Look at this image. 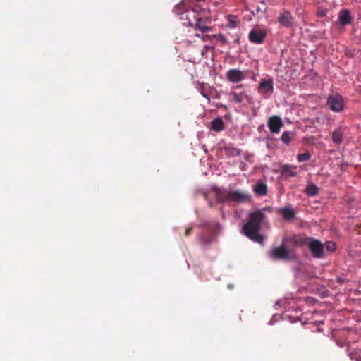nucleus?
<instances>
[{
	"mask_svg": "<svg viewBox=\"0 0 361 361\" xmlns=\"http://www.w3.org/2000/svg\"><path fill=\"white\" fill-rule=\"evenodd\" d=\"M257 92L264 98H269L274 92V80L272 78L261 79Z\"/></svg>",
	"mask_w": 361,
	"mask_h": 361,
	"instance_id": "4",
	"label": "nucleus"
},
{
	"mask_svg": "<svg viewBox=\"0 0 361 361\" xmlns=\"http://www.w3.org/2000/svg\"><path fill=\"white\" fill-rule=\"evenodd\" d=\"M345 131V128L343 127H338L332 132V142L336 145H341L343 141V136Z\"/></svg>",
	"mask_w": 361,
	"mask_h": 361,
	"instance_id": "14",
	"label": "nucleus"
},
{
	"mask_svg": "<svg viewBox=\"0 0 361 361\" xmlns=\"http://www.w3.org/2000/svg\"><path fill=\"white\" fill-rule=\"evenodd\" d=\"M328 13V11L327 9L326 8H319L317 11V16H319V17H324L326 16Z\"/></svg>",
	"mask_w": 361,
	"mask_h": 361,
	"instance_id": "31",
	"label": "nucleus"
},
{
	"mask_svg": "<svg viewBox=\"0 0 361 361\" xmlns=\"http://www.w3.org/2000/svg\"><path fill=\"white\" fill-rule=\"evenodd\" d=\"M192 231V228L191 226H189L188 228H186L185 231V236H189L190 234L191 233Z\"/></svg>",
	"mask_w": 361,
	"mask_h": 361,
	"instance_id": "33",
	"label": "nucleus"
},
{
	"mask_svg": "<svg viewBox=\"0 0 361 361\" xmlns=\"http://www.w3.org/2000/svg\"><path fill=\"white\" fill-rule=\"evenodd\" d=\"M267 37V31L263 29H253L249 33V40L254 44H260Z\"/></svg>",
	"mask_w": 361,
	"mask_h": 361,
	"instance_id": "10",
	"label": "nucleus"
},
{
	"mask_svg": "<svg viewBox=\"0 0 361 361\" xmlns=\"http://www.w3.org/2000/svg\"><path fill=\"white\" fill-rule=\"evenodd\" d=\"M237 26L236 17L233 16H228V27L230 28H235Z\"/></svg>",
	"mask_w": 361,
	"mask_h": 361,
	"instance_id": "28",
	"label": "nucleus"
},
{
	"mask_svg": "<svg viewBox=\"0 0 361 361\" xmlns=\"http://www.w3.org/2000/svg\"><path fill=\"white\" fill-rule=\"evenodd\" d=\"M249 71H240L239 69H230L226 73V78L231 82L237 83L243 80L246 78V74Z\"/></svg>",
	"mask_w": 361,
	"mask_h": 361,
	"instance_id": "9",
	"label": "nucleus"
},
{
	"mask_svg": "<svg viewBox=\"0 0 361 361\" xmlns=\"http://www.w3.org/2000/svg\"><path fill=\"white\" fill-rule=\"evenodd\" d=\"M349 357L352 360L361 361V355L357 352L349 353Z\"/></svg>",
	"mask_w": 361,
	"mask_h": 361,
	"instance_id": "29",
	"label": "nucleus"
},
{
	"mask_svg": "<svg viewBox=\"0 0 361 361\" xmlns=\"http://www.w3.org/2000/svg\"><path fill=\"white\" fill-rule=\"evenodd\" d=\"M305 193L310 197H314L319 193V188L314 183H310L307 185Z\"/></svg>",
	"mask_w": 361,
	"mask_h": 361,
	"instance_id": "23",
	"label": "nucleus"
},
{
	"mask_svg": "<svg viewBox=\"0 0 361 361\" xmlns=\"http://www.w3.org/2000/svg\"><path fill=\"white\" fill-rule=\"evenodd\" d=\"M253 191L257 195L264 196L267 194V185L262 182H257L253 188Z\"/></svg>",
	"mask_w": 361,
	"mask_h": 361,
	"instance_id": "18",
	"label": "nucleus"
},
{
	"mask_svg": "<svg viewBox=\"0 0 361 361\" xmlns=\"http://www.w3.org/2000/svg\"><path fill=\"white\" fill-rule=\"evenodd\" d=\"M352 17L349 10H341L339 14V23L342 25H346L351 23Z\"/></svg>",
	"mask_w": 361,
	"mask_h": 361,
	"instance_id": "16",
	"label": "nucleus"
},
{
	"mask_svg": "<svg viewBox=\"0 0 361 361\" xmlns=\"http://www.w3.org/2000/svg\"><path fill=\"white\" fill-rule=\"evenodd\" d=\"M307 246L312 255L315 258H322L324 255V245L322 243L313 238H307Z\"/></svg>",
	"mask_w": 361,
	"mask_h": 361,
	"instance_id": "5",
	"label": "nucleus"
},
{
	"mask_svg": "<svg viewBox=\"0 0 361 361\" xmlns=\"http://www.w3.org/2000/svg\"><path fill=\"white\" fill-rule=\"evenodd\" d=\"M325 247L328 251L334 252L336 248V243L333 242H327L326 243Z\"/></svg>",
	"mask_w": 361,
	"mask_h": 361,
	"instance_id": "30",
	"label": "nucleus"
},
{
	"mask_svg": "<svg viewBox=\"0 0 361 361\" xmlns=\"http://www.w3.org/2000/svg\"><path fill=\"white\" fill-rule=\"evenodd\" d=\"M195 19L196 23L195 25H192V26L194 27L195 30H199L202 33L211 31L212 28L209 25L211 23V18L209 15L197 16Z\"/></svg>",
	"mask_w": 361,
	"mask_h": 361,
	"instance_id": "7",
	"label": "nucleus"
},
{
	"mask_svg": "<svg viewBox=\"0 0 361 361\" xmlns=\"http://www.w3.org/2000/svg\"><path fill=\"white\" fill-rule=\"evenodd\" d=\"M215 239L214 235L211 234L209 236L200 235L199 237L200 243L203 245H210Z\"/></svg>",
	"mask_w": 361,
	"mask_h": 361,
	"instance_id": "24",
	"label": "nucleus"
},
{
	"mask_svg": "<svg viewBox=\"0 0 361 361\" xmlns=\"http://www.w3.org/2000/svg\"><path fill=\"white\" fill-rule=\"evenodd\" d=\"M218 37H219V39H221V40H224V35H222L219 34V35H218Z\"/></svg>",
	"mask_w": 361,
	"mask_h": 361,
	"instance_id": "34",
	"label": "nucleus"
},
{
	"mask_svg": "<svg viewBox=\"0 0 361 361\" xmlns=\"http://www.w3.org/2000/svg\"><path fill=\"white\" fill-rule=\"evenodd\" d=\"M267 126L271 133H278L283 126V123L279 116H272L269 118Z\"/></svg>",
	"mask_w": 361,
	"mask_h": 361,
	"instance_id": "11",
	"label": "nucleus"
},
{
	"mask_svg": "<svg viewBox=\"0 0 361 361\" xmlns=\"http://www.w3.org/2000/svg\"><path fill=\"white\" fill-rule=\"evenodd\" d=\"M310 157V154L308 152L298 154L297 156V160L298 161V162H302L309 160Z\"/></svg>",
	"mask_w": 361,
	"mask_h": 361,
	"instance_id": "27",
	"label": "nucleus"
},
{
	"mask_svg": "<svg viewBox=\"0 0 361 361\" xmlns=\"http://www.w3.org/2000/svg\"><path fill=\"white\" fill-rule=\"evenodd\" d=\"M197 37H200V35L199 34L195 35Z\"/></svg>",
	"mask_w": 361,
	"mask_h": 361,
	"instance_id": "35",
	"label": "nucleus"
},
{
	"mask_svg": "<svg viewBox=\"0 0 361 361\" xmlns=\"http://www.w3.org/2000/svg\"><path fill=\"white\" fill-rule=\"evenodd\" d=\"M191 13L193 14L195 18H196L197 16H203L209 15V10H207L206 8H203L199 5L195 6L193 7Z\"/></svg>",
	"mask_w": 361,
	"mask_h": 361,
	"instance_id": "20",
	"label": "nucleus"
},
{
	"mask_svg": "<svg viewBox=\"0 0 361 361\" xmlns=\"http://www.w3.org/2000/svg\"><path fill=\"white\" fill-rule=\"evenodd\" d=\"M228 96L231 97V100L238 104L241 103L244 99L247 97V95L244 92L238 94L235 92H231L228 93Z\"/></svg>",
	"mask_w": 361,
	"mask_h": 361,
	"instance_id": "22",
	"label": "nucleus"
},
{
	"mask_svg": "<svg viewBox=\"0 0 361 361\" xmlns=\"http://www.w3.org/2000/svg\"><path fill=\"white\" fill-rule=\"evenodd\" d=\"M209 86L207 85L202 84L199 88V92L202 94V97L206 98L208 102L210 101L209 97L208 96V91L209 90Z\"/></svg>",
	"mask_w": 361,
	"mask_h": 361,
	"instance_id": "26",
	"label": "nucleus"
},
{
	"mask_svg": "<svg viewBox=\"0 0 361 361\" xmlns=\"http://www.w3.org/2000/svg\"><path fill=\"white\" fill-rule=\"evenodd\" d=\"M211 128L216 132L223 130L224 129V123L222 119L220 118L214 119L211 123Z\"/></svg>",
	"mask_w": 361,
	"mask_h": 361,
	"instance_id": "21",
	"label": "nucleus"
},
{
	"mask_svg": "<svg viewBox=\"0 0 361 361\" xmlns=\"http://www.w3.org/2000/svg\"><path fill=\"white\" fill-rule=\"evenodd\" d=\"M213 191L216 192V200L220 203H224L226 202H230V199L228 197V191L221 190L218 188H213Z\"/></svg>",
	"mask_w": 361,
	"mask_h": 361,
	"instance_id": "15",
	"label": "nucleus"
},
{
	"mask_svg": "<svg viewBox=\"0 0 361 361\" xmlns=\"http://www.w3.org/2000/svg\"><path fill=\"white\" fill-rule=\"evenodd\" d=\"M279 23L286 27H290L294 24V18L288 11H284L278 18Z\"/></svg>",
	"mask_w": 361,
	"mask_h": 361,
	"instance_id": "12",
	"label": "nucleus"
},
{
	"mask_svg": "<svg viewBox=\"0 0 361 361\" xmlns=\"http://www.w3.org/2000/svg\"><path fill=\"white\" fill-rule=\"evenodd\" d=\"M293 136V133L289 132V131H285L281 135V140L283 143H285L286 145H289V143L290 142V141L292 140Z\"/></svg>",
	"mask_w": 361,
	"mask_h": 361,
	"instance_id": "25",
	"label": "nucleus"
},
{
	"mask_svg": "<svg viewBox=\"0 0 361 361\" xmlns=\"http://www.w3.org/2000/svg\"><path fill=\"white\" fill-rule=\"evenodd\" d=\"M228 197L230 199V202H234L239 204L249 202L252 200L250 193L238 190L228 191Z\"/></svg>",
	"mask_w": 361,
	"mask_h": 361,
	"instance_id": "6",
	"label": "nucleus"
},
{
	"mask_svg": "<svg viewBox=\"0 0 361 361\" xmlns=\"http://www.w3.org/2000/svg\"><path fill=\"white\" fill-rule=\"evenodd\" d=\"M242 87V85L237 86V87Z\"/></svg>",
	"mask_w": 361,
	"mask_h": 361,
	"instance_id": "36",
	"label": "nucleus"
},
{
	"mask_svg": "<svg viewBox=\"0 0 361 361\" xmlns=\"http://www.w3.org/2000/svg\"><path fill=\"white\" fill-rule=\"evenodd\" d=\"M271 207H266L249 214L247 221L243 226V233L249 239L258 243H264V236L259 234L262 224L266 216L264 211L271 212Z\"/></svg>",
	"mask_w": 361,
	"mask_h": 361,
	"instance_id": "1",
	"label": "nucleus"
},
{
	"mask_svg": "<svg viewBox=\"0 0 361 361\" xmlns=\"http://www.w3.org/2000/svg\"><path fill=\"white\" fill-rule=\"evenodd\" d=\"M298 166L290 164H283L281 166L280 173L283 178L295 177L298 175L296 172Z\"/></svg>",
	"mask_w": 361,
	"mask_h": 361,
	"instance_id": "13",
	"label": "nucleus"
},
{
	"mask_svg": "<svg viewBox=\"0 0 361 361\" xmlns=\"http://www.w3.org/2000/svg\"><path fill=\"white\" fill-rule=\"evenodd\" d=\"M173 13L180 16V19L182 20H187L188 25L189 26H192V22L190 18L188 17V9L186 4L182 1L178 4H176L173 10Z\"/></svg>",
	"mask_w": 361,
	"mask_h": 361,
	"instance_id": "8",
	"label": "nucleus"
},
{
	"mask_svg": "<svg viewBox=\"0 0 361 361\" xmlns=\"http://www.w3.org/2000/svg\"><path fill=\"white\" fill-rule=\"evenodd\" d=\"M260 5L261 6H258L257 11H261L262 13H265L266 10H267L266 4L264 1H261Z\"/></svg>",
	"mask_w": 361,
	"mask_h": 361,
	"instance_id": "32",
	"label": "nucleus"
},
{
	"mask_svg": "<svg viewBox=\"0 0 361 361\" xmlns=\"http://www.w3.org/2000/svg\"><path fill=\"white\" fill-rule=\"evenodd\" d=\"M287 238H284L280 246L274 247L268 251L267 255L272 260H281L284 262L292 261L296 259V255L293 249H289L286 244Z\"/></svg>",
	"mask_w": 361,
	"mask_h": 361,
	"instance_id": "2",
	"label": "nucleus"
},
{
	"mask_svg": "<svg viewBox=\"0 0 361 361\" xmlns=\"http://www.w3.org/2000/svg\"><path fill=\"white\" fill-rule=\"evenodd\" d=\"M307 238L308 237L301 238V237H299L297 235H293L291 238H287V239H288V242L290 241L294 245L302 246V245H307V242H309V240H307Z\"/></svg>",
	"mask_w": 361,
	"mask_h": 361,
	"instance_id": "19",
	"label": "nucleus"
},
{
	"mask_svg": "<svg viewBox=\"0 0 361 361\" xmlns=\"http://www.w3.org/2000/svg\"><path fill=\"white\" fill-rule=\"evenodd\" d=\"M326 103L329 109L334 112H341L344 109L343 98L338 93L330 94Z\"/></svg>",
	"mask_w": 361,
	"mask_h": 361,
	"instance_id": "3",
	"label": "nucleus"
},
{
	"mask_svg": "<svg viewBox=\"0 0 361 361\" xmlns=\"http://www.w3.org/2000/svg\"><path fill=\"white\" fill-rule=\"evenodd\" d=\"M279 213L284 219L291 221L295 217V211L290 207H283L279 209Z\"/></svg>",
	"mask_w": 361,
	"mask_h": 361,
	"instance_id": "17",
	"label": "nucleus"
}]
</instances>
